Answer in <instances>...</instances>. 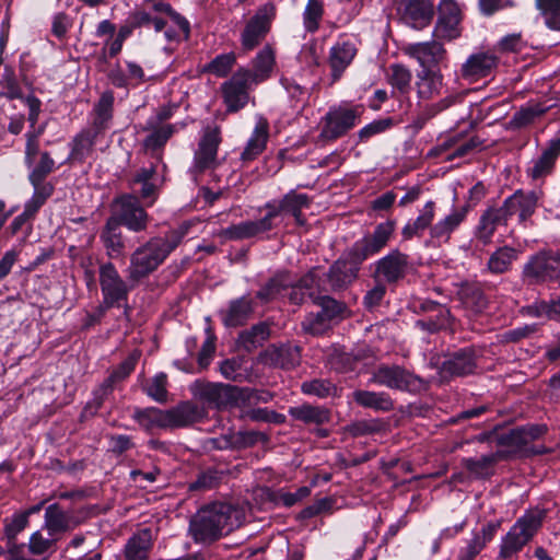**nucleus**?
Listing matches in <instances>:
<instances>
[{"label":"nucleus","mask_w":560,"mask_h":560,"mask_svg":"<svg viewBox=\"0 0 560 560\" xmlns=\"http://www.w3.org/2000/svg\"><path fill=\"white\" fill-rule=\"evenodd\" d=\"M362 113L359 106H335L329 108L322 120L319 137L324 140H336L345 136L358 124Z\"/></svg>","instance_id":"6"},{"label":"nucleus","mask_w":560,"mask_h":560,"mask_svg":"<svg viewBox=\"0 0 560 560\" xmlns=\"http://www.w3.org/2000/svg\"><path fill=\"white\" fill-rule=\"evenodd\" d=\"M536 8L547 27L560 31V0H536Z\"/></svg>","instance_id":"51"},{"label":"nucleus","mask_w":560,"mask_h":560,"mask_svg":"<svg viewBox=\"0 0 560 560\" xmlns=\"http://www.w3.org/2000/svg\"><path fill=\"white\" fill-rule=\"evenodd\" d=\"M476 362L468 349L459 350L442 364V373L451 376H463L474 372Z\"/></svg>","instance_id":"37"},{"label":"nucleus","mask_w":560,"mask_h":560,"mask_svg":"<svg viewBox=\"0 0 560 560\" xmlns=\"http://www.w3.org/2000/svg\"><path fill=\"white\" fill-rule=\"evenodd\" d=\"M498 60L493 54L478 52L471 55L462 67V75L469 81H477L491 73Z\"/></svg>","instance_id":"24"},{"label":"nucleus","mask_w":560,"mask_h":560,"mask_svg":"<svg viewBox=\"0 0 560 560\" xmlns=\"http://www.w3.org/2000/svg\"><path fill=\"white\" fill-rule=\"evenodd\" d=\"M291 284L288 273H279L271 278L258 292L257 298L267 303L276 299L287 296V292Z\"/></svg>","instance_id":"43"},{"label":"nucleus","mask_w":560,"mask_h":560,"mask_svg":"<svg viewBox=\"0 0 560 560\" xmlns=\"http://www.w3.org/2000/svg\"><path fill=\"white\" fill-rule=\"evenodd\" d=\"M140 353L138 351L132 352L103 383L101 388L103 395L100 398H97L96 408L101 406L103 397L112 390L113 385L116 382L126 378L133 371L136 362L138 361Z\"/></svg>","instance_id":"44"},{"label":"nucleus","mask_w":560,"mask_h":560,"mask_svg":"<svg viewBox=\"0 0 560 560\" xmlns=\"http://www.w3.org/2000/svg\"><path fill=\"white\" fill-rule=\"evenodd\" d=\"M276 210L267 213L264 218L256 221H244L238 224L229 226L222 231V235L230 240H243L266 233L275 226Z\"/></svg>","instance_id":"21"},{"label":"nucleus","mask_w":560,"mask_h":560,"mask_svg":"<svg viewBox=\"0 0 560 560\" xmlns=\"http://www.w3.org/2000/svg\"><path fill=\"white\" fill-rule=\"evenodd\" d=\"M324 16V0H307L302 18L303 26L307 33L318 31Z\"/></svg>","instance_id":"50"},{"label":"nucleus","mask_w":560,"mask_h":560,"mask_svg":"<svg viewBox=\"0 0 560 560\" xmlns=\"http://www.w3.org/2000/svg\"><path fill=\"white\" fill-rule=\"evenodd\" d=\"M405 52L419 62L421 70L433 69L445 57V49L438 40L409 44Z\"/></svg>","instance_id":"20"},{"label":"nucleus","mask_w":560,"mask_h":560,"mask_svg":"<svg viewBox=\"0 0 560 560\" xmlns=\"http://www.w3.org/2000/svg\"><path fill=\"white\" fill-rule=\"evenodd\" d=\"M101 240L108 257L118 258L124 254L125 243L116 219L109 218L107 220L101 234Z\"/></svg>","instance_id":"40"},{"label":"nucleus","mask_w":560,"mask_h":560,"mask_svg":"<svg viewBox=\"0 0 560 560\" xmlns=\"http://www.w3.org/2000/svg\"><path fill=\"white\" fill-rule=\"evenodd\" d=\"M167 375L163 372L158 373L148 384L143 387L145 394L158 402H165L167 400Z\"/></svg>","instance_id":"55"},{"label":"nucleus","mask_w":560,"mask_h":560,"mask_svg":"<svg viewBox=\"0 0 560 560\" xmlns=\"http://www.w3.org/2000/svg\"><path fill=\"white\" fill-rule=\"evenodd\" d=\"M310 198L305 194H295L293 191L287 194L280 201L268 202L265 207L271 212L276 210L275 219L282 212L291 213L299 224H303L301 211L308 207Z\"/></svg>","instance_id":"30"},{"label":"nucleus","mask_w":560,"mask_h":560,"mask_svg":"<svg viewBox=\"0 0 560 560\" xmlns=\"http://www.w3.org/2000/svg\"><path fill=\"white\" fill-rule=\"evenodd\" d=\"M539 198L540 194L538 191L524 192L523 190H516L504 200L501 207L508 219L517 213L520 222H525L534 214Z\"/></svg>","instance_id":"18"},{"label":"nucleus","mask_w":560,"mask_h":560,"mask_svg":"<svg viewBox=\"0 0 560 560\" xmlns=\"http://www.w3.org/2000/svg\"><path fill=\"white\" fill-rule=\"evenodd\" d=\"M420 308L427 313H435L433 316H429L427 319H420L416 322V326L422 330L434 332L442 328H446L450 325L451 314L445 306L432 301H425L420 304Z\"/></svg>","instance_id":"34"},{"label":"nucleus","mask_w":560,"mask_h":560,"mask_svg":"<svg viewBox=\"0 0 560 560\" xmlns=\"http://www.w3.org/2000/svg\"><path fill=\"white\" fill-rule=\"evenodd\" d=\"M395 229L396 222L394 220L378 223L371 233L365 234L353 244L349 250V256L355 262H362L369 257L378 254L393 238Z\"/></svg>","instance_id":"5"},{"label":"nucleus","mask_w":560,"mask_h":560,"mask_svg":"<svg viewBox=\"0 0 560 560\" xmlns=\"http://www.w3.org/2000/svg\"><path fill=\"white\" fill-rule=\"evenodd\" d=\"M546 432V427L541 424H533L528 427H522L514 430H511L506 434H502L499 438V444L502 446H506L510 448L509 453H518V452H535L528 448V445L542 436Z\"/></svg>","instance_id":"17"},{"label":"nucleus","mask_w":560,"mask_h":560,"mask_svg":"<svg viewBox=\"0 0 560 560\" xmlns=\"http://www.w3.org/2000/svg\"><path fill=\"white\" fill-rule=\"evenodd\" d=\"M318 280L319 270L314 269L308 275L303 277L299 284L292 285L291 283L287 292V296L293 304H300L304 302L306 295L314 301V296H316L317 293L313 287H319Z\"/></svg>","instance_id":"41"},{"label":"nucleus","mask_w":560,"mask_h":560,"mask_svg":"<svg viewBox=\"0 0 560 560\" xmlns=\"http://www.w3.org/2000/svg\"><path fill=\"white\" fill-rule=\"evenodd\" d=\"M269 139V122L262 116H257L254 129L241 154L243 162L255 160L266 149Z\"/></svg>","instance_id":"22"},{"label":"nucleus","mask_w":560,"mask_h":560,"mask_svg":"<svg viewBox=\"0 0 560 560\" xmlns=\"http://www.w3.org/2000/svg\"><path fill=\"white\" fill-rule=\"evenodd\" d=\"M433 4L431 0H405L402 19L406 24L421 30L432 20Z\"/></svg>","instance_id":"23"},{"label":"nucleus","mask_w":560,"mask_h":560,"mask_svg":"<svg viewBox=\"0 0 560 560\" xmlns=\"http://www.w3.org/2000/svg\"><path fill=\"white\" fill-rule=\"evenodd\" d=\"M154 15L167 16L168 20L176 24L178 28H180L184 34L190 32L189 22L183 18L180 14L175 12L172 7L163 1L154 2L150 10Z\"/></svg>","instance_id":"54"},{"label":"nucleus","mask_w":560,"mask_h":560,"mask_svg":"<svg viewBox=\"0 0 560 560\" xmlns=\"http://www.w3.org/2000/svg\"><path fill=\"white\" fill-rule=\"evenodd\" d=\"M516 259V249L509 246L500 247L490 256L488 260V269L492 273L506 272Z\"/></svg>","instance_id":"46"},{"label":"nucleus","mask_w":560,"mask_h":560,"mask_svg":"<svg viewBox=\"0 0 560 560\" xmlns=\"http://www.w3.org/2000/svg\"><path fill=\"white\" fill-rule=\"evenodd\" d=\"M255 85L240 70L223 83V100L229 112H237L248 103V90Z\"/></svg>","instance_id":"16"},{"label":"nucleus","mask_w":560,"mask_h":560,"mask_svg":"<svg viewBox=\"0 0 560 560\" xmlns=\"http://www.w3.org/2000/svg\"><path fill=\"white\" fill-rule=\"evenodd\" d=\"M276 5L271 2L259 7L246 22L241 34V45L246 51L253 50L267 36L276 18Z\"/></svg>","instance_id":"7"},{"label":"nucleus","mask_w":560,"mask_h":560,"mask_svg":"<svg viewBox=\"0 0 560 560\" xmlns=\"http://www.w3.org/2000/svg\"><path fill=\"white\" fill-rule=\"evenodd\" d=\"M57 538L50 536L49 538H45L42 532L37 530L33 533L30 538L28 551L34 556L46 555L50 552Z\"/></svg>","instance_id":"61"},{"label":"nucleus","mask_w":560,"mask_h":560,"mask_svg":"<svg viewBox=\"0 0 560 560\" xmlns=\"http://www.w3.org/2000/svg\"><path fill=\"white\" fill-rule=\"evenodd\" d=\"M409 257L398 249L390 250L375 262V279L395 283L402 279L408 270Z\"/></svg>","instance_id":"15"},{"label":"nucleus","mask_w":560,"mask_h":560,"mask_svg":"<svg viewBox=\"0 0 560 560\" xmlns=\"http://www.w3.org/2000/svg\"><path fill=\"white\" fill-rule=\"evenodd\" d=\"M290 413L305 423L324 424L329 421L330 415L326 408L303 405L292 408Z\"/></svg>","instance_id":"48"},{"label":"nucleus","mask_w":560,"mask_h":560,"mask_svg":"<svg viewBox=\"0 0 560 560\" xmlns=\"http://www.w3.org/2000/svg\"><path fill=\"white\" fill-rule=\"evenodd\" d=\"M98 136L84 129L75 136L72 142L71 156L74 160L83 161L93 152Z\"/></svg>","instance_id":"49"},{"label":"nucleus","mask_w":560,"mask_h":560,"mask_svg":"<svg viewBox=\"0 0 560 560\" xmlns=\"http://www.w3.org/2000/svg\"><path fill=\"white\" fill-rule=\"evenodd\" d=\"M34 187V192L32 198L26 201L24 206L25 214H28L33 218L36 212L40 209V207L46 202V200L52 194V186L50 184H40V183H31Z\"/></svg>","instance_id":"52"},{"label":"nucleus","mask_w":560,"mask_h":560,"mask_svg":"<svg viewBox=\"0 0 560 560\" xmlns=\"http://www.w3.org/2000/svg\"><path fill=\"white\" fill-rule=\"evenodd\" d=\"M353 258L351 261L337 260L327 273L329 285L332 290L348 287L358 276L359 265Z\"/></svg>","instance_id":"33"},{"label":"nucleus","mask_w":560,"mask_h":560,"mask_svg":"<svg viewBox=\"0 0 560 560\" xmlns=\"http://www.w3.org/2000/svg\"><path fill=\"white\" fill-rule=\"evenodd\" d=\"M74 523L72 518L63 512L58 504H50L46 508L44 528L47 529L50 537L58 539V536L72 529Z\"/></svg>","instance_id":"35"},{"label":"nucleus","mask_w":560,"mask_h":560,"mask_svg":"<svg viewBox=\"0 0 560 560\" xmlns=\"http://www.w3.org/2000/svg\"><path fill=\"white\" fill-rule=\"evenodd\" d=\"M370 383L402 392H418L423 387L421 378L399 365L378 366Z\"/></svg>","instance_id":"8"},{"label":"nucleus","mask_w":560,"mask_h":560,"mask_svg":"<svg viewBox=\"0 0 560 560\" xmlns=\"http://www.w3.org/2000/svg\"><path fill=\"white\" fill-rule=\"evenodd\" d=\"M547 112V107L541 104H530L521 108L513 116L512 122L515 127H525L532 124L537 117H540Z\"/></svg>","instance_id":"57"},{"label":"nucleus","mask_w":560,"mask_h":560,"mask_svg":"<svg viewBox=\"0 0 560 560\" xmlns=\"http://www.w3.org/2000/svg\"><path fill=\"white\" fill-rule=\"evenodd\" d=\"M314 303L322 307L320 312L329 319L342 317L346 312V306L329 298L328 295H322L319 292L314 296Z\"/></svg>","instance_id":"58"},{"label":"nucleus","mask_w":560,"mask_h":560,"mask_svg":"<svg viewBox=\"0 0 560 560\" xmlns=\"http://www.w3.org/2000/svg\"><path fill=\"white\" fill-rule=\"evenodd\" d=\"M254 311V302L249 295L232 300L226 310L221 311V319L226 327L244 325Z\"/></svg>","instance_id":"25"},{"label":"nucleus","mask_w":560,"mask_h":560,"mask_svg":"<svg viewBox=\"0 0 560 560\" xmlns=\"http://www.w3.org/2000/svg\"><path fill=\"white\" fill-rule=\"evenodd\" d=\"M152 546V532L144 528L135 534L127 542L125 553L127 560H145Z\"/></svg>","instance_id":"42"},{"label":"nucleus","mask_w":560,"mask_h":560,"mask_svg":"<svg viewBox=\"0 0 560 560\" xmlns=\"http://www.w3.org/2000/svg\"><path fill=\"white\" fill-rule=\"evenodd\" d=\"M508 221L509 219L504 213L502 207L488 208L480 215L479 222L476 228V237L483 244H488L491 241L497 228L499 225L506 224Z\"/></svg>","instance_id":"27"},{"label":"nucleus","mask_w":560,"mask_h":560,"mask_svg":"<svg viewBox=\"0 0 560 560\" xmlns=\"http://www.w3.org/2000/svg\"><path fill=\"white\" fill-rule=\"evenodd\" d=\"M270 329L265 323L254 325L250 329L244 330L238 336L240 345L250 351L262 345L269 338Z\"/></svg>","instance_id":"47"},{"label":"nucleus","mask_w":560,"mask_h":560,"mask_svg":"<svg viewBox=\"0 0 560 560\" xmlns=\"http://www.w3.org/2000/svg\"><path fill=\"white\" fill-rule=\"evenodd\" d=\"M221 142L218 127L206 128L194 154L191 172L200 173L218 165V149Z\"/></svg>","instance_id":"12"},{"label":"nucleus","mask_w":560,"mask_h":560,"mask_svg":"<svg viewBox=\"0 0 560 560\" xmlns=\"http://www.w3.org/2000/svg\"><path fill=\"white\" fill-rule=\"evenodd\" d=\"M357 48L349 40L337 42L329 51V65L334 80H338L346 68L352 62Z\"/></svg>","instance_id":"32"},{"label":"nucleus","mask_w":560,"mask_h":560,"mask_svg":"<svg viewBox=\"0 0 560 560\" xmlns=\"http://www.w3.org/2000/svg\"><path fill=\"white\" fill-rule=\"evenodd\" d=\"M524 277L532 283L555 281L560 278V255L540 252L534 255L523 269Z\"/></svg>","instance_id":"9"},{"label":"nucleus","mask_w":560,"mask_h":560,"mask_svg":"<svg viewBox=\"0 0 560 560\" xmlns=\"http://www.w3.org/2000/svg\"><path fill=\"white\" fill-rule=\"evenodd\" d=\"M148 125L152 128L151 133L144 140V145L149 149H159L163 147L177 130V125H162L160 127H155L154 121L152 120L148 121Z\"/></svg>","instance_id":"53"},{"label":"nucleus","mask_w":560,"mask_h":560,"mask_svg":"<svg viewBox=\"0 0 560 560\" xmlns=\"http://www.w3.org/2000/svg\"><path fill=\"white\" fill-rule=\"evenodd\" d=\"M352 399L359 406L376 411H389L394 408L393 399L385 392L358 389L352 393Z\"/></svg>","instance_id":"39"},{"label":"nucleus","mask_w":560,"mask_h":560,"mask_svg":"<svg viewBox=\"0 0 560 560\" xmlns=\"http://www.w3.org/2000/svg\"><path fill=\"white\" fill-rule=\"evenodd\" d=\"M261 360L265 364L291 369L300 361V349L291 345L272 346L261 354Z\"/></svg>","instance_id":"28"},{"label":"nucleus","mask_w":560,"mask_h":560,"mask_svg":"<svg viewBox=\"0 0 560 560\" xmlns=\"http://www.w3.org/2000/svg\"><path fill=\"white\" fill-rule=\"evenodd\" d=\"M54 167L55 161L47 152H43L40 155V161L33 167L30 174V182L45 184V177L52 172Z\"/></svg>","instance_id":"62"},{"label":"nucleus","mask_w":560,"mask_h":560,"mask_svg":"<svg viewBox=\"0 0 560 560\" xmlns=\"http://www.w3.org/2000/svg\"><path fill=\"white\" fill-rule=\"evenodd\" d=\"M114 95L112 92H105L94 106V117L91 125L86 128L96 136H102L108 128L113 118Z\"/></svg>","instance_id":"31"},{"label":"nucleus","mask_w":560,"mask_h":560,"mask_svg":"<svg viewBox=\"0 0 560 560\" xmlns=\"http://www.w3.org/2000/svg\"><path fill=\"white\" fill-rule=\"evenodd\" d=\"M435 218V203L428 201L416 219L409 220L401 229V236L404 240L409 241L413 237H421L428 230L430 232L431 226Z\"/></svg>","instance_id":"26"},{"label":"nucleus","mask_w":560,"mask_h":560,"mask_svg":"<svg viewBox=\"0 0 560 560\" xmlns=\"http://www.w3.org/2000/svg\"><path fill=\"white\" fill-rule=\"evenodd\" d=\"M443 89V77L439 70L427 69L418 73L417 92L421 100L438 96Z\"/></svg>","instance_id":"38"},{"label":"nucleus","mask_w":560,"mask_h":560,"mask_svg":"<svg viewBox=\"0 0 560 560\" xmlns=\"http://www.w3.org/2000/svg\"><path fill=\"white\" fill-rule=\"evenodd\" d=\"M301 389L304 394L316 396L318 398L335 396L337 393V387L329 381L325 380H313L310 382H304L301 385Z\"/></svg>","instance_id":"56"},{"label":"nucleus","mask_w":560,"mask_h":560,"mask_svg":"<svg viewBox=\"0 0 560 560\" xmlns=\"http://www.w3.org/2000/svg\"><path fill=\"white\" fill-rule=\"evenodd\" d=\"M481 141L477 137L466 138L463 133H458L456 145L453 152L445 156L446 161H453L457 158H464L475 151Z\"/></svg>","instance_id":"59"},{"label":"nucleus","mask_w":560,"mask_h":560,"mask_svg":"<svg viewBox=\"0 0 560 560\" xmlns=\"http://www.w3.org/2000/svg\"><path fill=\"white\" fill-rule=\"evenodd\" d=\"M457 294L462 306L474 315L481 314L488 306V300L478 284H463Z\"/></svg>","instance_id":"36"},{"label":"nucleus","mask_w":560,"mask_h":560,"mask_svg":"<svg viewBox=\"0 0 560 560\" xmlns=\"http://www.w3.org/2000/svg\"><path fill=\"white\" fill-rule=\"evenodd\" d=\"M506 453L503 451H498L495 453H490L486 455H481L478 458H465L463 459L464 466L470 471L472 475L477 477H482L488 474L489 469L500 459L506 457Z\"/></svg>","instance_id":"45"},{"label":"nucleus","mask_w":560,"mask_h":560,"mask_svg":"<svg viewBox=\"0 0 560 560\" xmlns=\"http://www.w3.org/2000/svg\"><path fill=\"white\" fill-rule=\"evenodd\" d=\"M234 62L235 56L233 54H222L209 62L206 70L218 77H224L229 73Z\"/></svg>","instance_id":"63"},{"label":"nucleus","mask_w":560,"mask_h":560,"mask_svg":"<svg viewBox=\"0 0 560 560\" xmlns=\"http://www.w3.org/2000/svg\"><path fill=\"white\" fill-rule=\"evenodd\" d=\"M100 285L103 303L107 308L120 306L121 302L127 300L129 287L112 262L101 265Z\"/></svg>","instance_id":"10"},{"label":"nucleus","mask_w":560,"mask_h":560,"mask_svg":"<svg viewBox=\"0 0 560 560\" xmlns=\"http://www.w3.org/2000/svg\"><path fill=\"white\" fill-rule=\"evenodd\" d=\"M115 215L118 225L122 224L132 232L144 231L149 217L135 196L126 195L116 199Z\"/></svg>","instance_id":"11"},{"label":"nucleus","mask_w":560,"mask_h":560,"mask_svg":"<svg viewBox=\"0 0 560 560\" xmlns=\"http://www.w3.org/2000/svg\"><path fill=\"white\" fill-rule=\"evenodd\" d=\"M560 154V139L551 140L541 155L533 160L527 168V175L532 179H539L551 173L555 162Z\"/></svg>","instance_id":"29"},{"label":"nucleus","mask_w":560,"mask_h":560,"mask_svg":"<svg viewBox=\"0 0 560 560\" xmlns=\"http://www.w3.org/2000/svg\"><path fill=\"white\" fill-rule=\"evenodd\" d=\"M541 512H528L522 515L509 532L502 536L498 558L516 560L518 552L533 539L542 524Z\"/></svg>","instance_id":"4"},{"label":"nucleus","mask_w":560,"mask_h":560,"mask_svg":"<svg viewBox=\"0 0 560 560\" xmlns=\"http://www.w3.org/2000/svg\"><path fill=\"white\" fill-rule=\"evenodd\" d=\"M462 20V12L458 3L454 0H443L439 4V19L433 35L438 39H453L459 36L458 25Z\"/></svg>","instance_id":"14"},{"label":"nucleus","mask_w":560,"mask_h":560,"mask_svg":"<svg viewBox=\"0 0 560 560\" xmlns=\"http://www.w3.org/2000/svg\"><path fill=\"white\" fill-rule=\"evenodd\" d=\"M203 417L205 410L190 401H184L167 410L150 407L137 409L133 413V419L147 431L183 428L200 421Z\"/></svg>","instance_id":"3"},{"label":"nucleus","mask_w":560,"mask_h":560,"mask_svg":"<svg viewBox=\"0 0 560 560\" xmlns=\"http://www.w3.org/2000/svg\"><path fill=\"white\" fill-rule=\"evenodd\" d=\"M329 319L322 313L310 314L302 323L303 329L312 335H322L329 327Z\"/></svg>","instance_id":"64"},{"label":"nucleus","mask_w":560,"mask_h":560,"mask_svg":"<svg viewBox=\"0 0 560 560\" xmlns=\"http://www.w3.org/2000/svg\"><path fill=\"white\" fill-rule=\"evenodd\" d=\"M468 207H454L447 214L440 218L430 229L427 244L441 246L450 242L452 234L465 222Z\"/></svg>","instance_id":"13"},{"label":"nucleus","mask_w":560,"mask_h":560,"mask_svg":"<svg viewBox=\"0 0 560 560\" xmlns=\"http://www.w3.org/2000/svg\"><path fill=\"white\" fill-rule=\"evenodd\" d=\"M389 71V82L393 88L397 89L400 93H406L411 82L410 71L401 65L392 66Z\"/></svg>","instance_id":"60"},{"label":"nucleus","mask_w":560,"mask_h":560,"mask_svg":"<svg viewBox=\"0 0 560 560\" xmlns=\"http://www.w3.org/2000/svg\"><path fill=\"white\" fill-rule=\"evenodd\" d=\"M185 234L186 229L180 228L163 236L152 237L139 246L130 257L129 280L138 281L156 270L179 245Z\"/></svg>","instance_id":"2"},{"label":"nucleus","mask_w":560,"mask_h":560,"mask_svg":"<svg viewBox=\"0 0 560 560\" xmlns=\"http://www.w3.org/2000/svg\"><path fill=\"white\" fill-rule=\"evenodd\" d=\"M244 511L228 503H212L200 509L190 521L189 530L196 541L211 542L242 525Z\"/></svg>","instance_id":"1"},{"label":"nucleus","mask_w":560,"mask_h":560,"mask_svg":"<svg viewBox=\"0 0 560 560\" xmlns=\"http://www.w3.org/2000/svg\"><path fill=\"white\" fill-rule=\"evenodd\" d=\"M276 68V49L266 44L253 58L252 70H240L247 79L257 85L267 81Z\"/></svg>","instance_id":"19"}]
</instances>
